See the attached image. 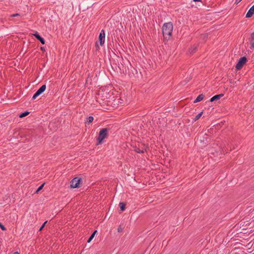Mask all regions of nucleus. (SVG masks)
<instances>
[{
	"label": "nucleus",
	"instance_id": "6ab92c4d",
	"mask_svg": "<svg viewBox=\"0 0 254 254\" xmlns=\"http://www.w3.org/2000/svg\"><path fill=\"white\" fill-rule=\"evenodd\" d=\"M195 48L191 47L189 51L191 54H193L195 52Z\"/></svg>",
	"mask_w": 254,
	"mask_h": 254
},
{
	"label": "nucleus",
	"instance_id": "cd10ccee",
	"mask_svg": "<svg viewBox=\"0 0 254 254\" xmlns=\"http://www.w3.org/2000/svg\"><path fill=\"white\" fill-rule=\"evenodd\" d=\"M96 47H98V45L97 42L96 43Z\"/></svg>",
	"mask_w": 254,
	"mask_h": 254
},
{
	"label": "nucleus",
	"instance_id": "6e6552de",
	"mask_svg": "<svg viewBox=\"0 0 254 254\" xmlns=\"http://www.w3.org/2000/svg\"><path fill=\"white\" fill-rule=\"evenodd\" d=\"M33 35L35 37V38H36L38 40L40 41L42 44L44 45L45 44V41L44 39L39 35L38 32L35 31Z\"/></svg>",
	"mask_w": 254,
	"mask_h": 254
},
{
	"label": "nucleus",
	"instance_id": "7ed1b4c3",
	"mask_svg": "<svg viewBox=\"0 0 254 254\" xmlns=\"http://www.w3.org/2000/svg\"><path fill=\"white\" fill-rule=\"evenodd\" d=\"M247 62V59L246 57H243L240 58L235 65L236 70L239 71L242 69V68L246 64Z\"/></svg>",
	"mask_w": 254,
	"mask_h": 254
},
{
	"label": "nucleus",
	"instance_id": "2eb2a0df",
	"mask_svg": "<svg viewBox=\"0 0 254 254\" xmlns=\"http://www.w3.org/2000/svg\"><path fill=\"white\" fill-rule=\"evenodd\" d=\"M202 114H203V112H201L199 113V114H198L197 115H196L195 118H194V121H196L198 120L200 118V117L202 116Z\"/></svg>",
	"mask_w": 254,
	"mask_h": 254
},
{
	"label": "nucleus",
	"instance_id": "f257e3e1",
	"mask_svg": "<svg viewBox=\"0 0 254 254\" xmlns=\"http://www.w3.org/2000/svg\"><path fill=\"white\" fill-rule=\"evenodd\" d=\"M162 33L164 38L169 40L172 36L173 26L171 22L165 23L162 26Z\"/></svg>",
	"mask_w": 254,
	"mask_h": 254
},
{
	"label": "nucleus",
	"instance_id": "f8f14e48",
	"mask_svg": "<svg viewBox=\"0 0 254 254\" xmlns=\"http://www.w3.org/2000/svg\"><path fill=\"white\" fill-rule=\"evenodd\" d=\"M204 96L202 94L199 95L196 99L194 101V103H197L201 101L203 99Z\"/></svg>",
	"mask_w": 254,
	"mask_h": 254
},
{
	"label": "nucleus",
	"instance_id": "b1692460",
	"mask_svg": "<svg viewBox=\"0 0 254 254\" xmlns=\"http://www.w3.org/2000/svg\"><path fill=\"white\" fill-rule=\"evenodd\" d=\"M40 49L42 51H45V48L44 47H41Z\"/></svg>",
	"mask_w": 254,
	"mask_h": 254
},
{
	"label": "nucleus",
	"instance_id": "a211bd4d",
	"mask_svg": "<svg viewBox=\"0 0 254 254\" xmlns=\"http://www.w3.org/2000/svg\"><path fill=\"white\" fill-rule=\"evenodd\" d=\"M44 186V184H43L40 187H39V188L36 191L35 193H38L40 190H41L43 189Z\"/></svg>",
	"mask_w": 254,
	"mask_h": 254
},
{
	"label": "nucleus",
	"instance_id": "1a4fd4ad",
	"mask_svg": "<svg viewBox=\"0 0 254 254\" xmlns=\"http://www.w3.org/2000/svg\"><path fill=\"white\" fill-rule=\"evenodd\" d=\"M254 14V5L251 7L247 13H246V17L247 18H251Z\"/></svg>",
	"mask_w": 254,
	"mask_h": 254
},
{
	"label": "nucleus",
	"instance_id": "423d86ee",
	"mask_svg": "<svg viewBox=\"0 0 254 254\" xmlns=\"http://www.w3.org/2000/svg\"><path fill=\"white\" fill-rule=\"evenodd\" d=\"M46 85L45 84L43 85L33 95L32 99L35 100L37 97L42 94L46 90Z\"/></svg>",
	"mask_w": 254,
	"mask_h": 254
},
{
	"label": "nucleus",
	"instance_id": "9b49d317",
	"mask_svg": "<svg viewBox=\"0 0 254 254\" xmlns=\"http://www.w3.org/2000/svg\"><path fill=\"white\" fill-rule=\"evenodd\" d=\"M206 135V133H205L204 134H202V133L200 134L197 138V140L199 141L200 143H204L205 139L203 135Z\"/></svg>",
	"mask_w": 254,
	"mask_h": 254
},
{
	"label": "nucleus",
	"instance_id": "aec40b11",
	"mask_svg": "<svg viewBox=\"0 0 254 254\" xmlns=\"http://www.w3.org/2000/svg\"><path fill=\"white\" fill-rule=\"evenodd\" d=\"M0 228H1V229L3 231H5L6 230V228L4 227V226L3 225H2V223H0Z\"/></svg>",
	"mask_w": 254,
	"mask_h": 254
},
{
	"label": "nucleus",
	"instance_id": "20e7f679",
	"mask_svg": "<svg viewBox=\"0 0 254 254\" xmlns=\"http://www.w3.org/2000/svg\"><path fill=\"white\" fill-rule=\"evenodd\" d=\"M148 146L144 143H141L138 144V146H135L134 150L138 153H143L146 151Z\"/></svg>",
	"mask_w": 254,
	"mask_h": 254
},
{
	"label": "nucleus",
	"instance_id": "a878e982",
	"mask_svg": "<svg viewBox=\"0 0 254 254\" xmlns=\"http://www.w3.org/2000/svg\"><path fill=\"white\" fill-rule=\"evenodd\" d=\"M193 1L196 2V1H200V0H193Z\"/></svg>",
	"mask_w": 254,
	"mask_h": 254
},
{
	"label": "nucleus",
	"instance_id": "9d476101",
	"mask_svg": "<svg viewBox=\"0 0 254 254\" xmlns=\"http://www.w3.org/2000/svg\"><path fill=\"white\" fill-rule=\"evenodd\" d=\"M223 96V94H222L216 95L213 96L212 98H211L210 100V101L211 102H212L214 101H218Z\"/></svg>",
	"mask_w": 254,
	"mask_h": 254
},
{
	"label": "nucleus",
	"instance_id": "ddd939ff",
	"mask_svg": "<svg viewBox=\"0 0 254 254\" xmlns=\"http://www.w3.org/2000/svg\"><path fill=\"white\" fill-rule=\"evenodd\" d=\"M97 232V230H95L93 232V233L91 235L90 237L88 238V239L87 240V243H90L91 241V240L93 239V238L94 237V236Z\"/></svg>",
	"mask_w": 254,
	"mask_h": 254
},
{
	"label": "nucleus",
	"instance_id": "dca6fc26",
	"mask_svg": "<svg viewBox=\"0 0 254 254\" xmlns=\"http://www.w3.org/2000/svg\"><path fill=\"white\" fill-rule=\"evenodd\" d=\"M94 118L92 116H89L87 118L86 123H91L93 122Z\"/></svg>",
	"mask_w": 254,
	"mask_h": 254
},
{
	"label": "nucleus",
	"instance_id": "39448f33",
	"mask_svg": "<svg viewBox=\"0 0 254 254\" xmlns=\"http://www.w3.org/2000/svg\"><path fill=\"white\" fill-rule=\"evenodd\" d=\"M81 179L79 177H75L70 181V187L72 188H77L80 187L79 184Z\"/></svg>",
	"mask_w": 254,
	"mask_h": 254
},
{
	"label": "nucleus",
	"instance_id": "393cba45",
	"mask_svg": "<svg viewBox=\"0 0 254 254\" xmlns=\"http://www.w3.org/2000/svg\"><path fill=\"white\" fill-rule=\"evenodd\" d=\"M53 124V123H50V124H49V127H51V126Z\"/></svg>",
	"mask_w": 254,
	"mask_h": 254
},
{
	"label": "nucleus",
	"instance_id": "f03ea898",
	"mask_svg": "<svg viewBox=\"0 0 254 254\" xmlns=\"http://www.w3.org/2000/svg\"><path fill=\"white\" fill-rule=\"evenodd\" d=\"M108 129L107 128H103L100 129L98 137L97 138V145L100 144L102 143L104 139L107 137Z\"/></svg>",
	"mask_w": 254,
	"mask_h": 254
},
{
	"label": "nucleus",
	"instance_id": "412c9836",
	"mask_svg": "<svg viewBox=\"0 0 254 254\" xmlns=\"http://www.w3.org/2000/svg\"><path fill=\"white\" fill-rule=\"evenodd\" d=\"M47 221H45L43 224V225L41 226V227L39 229V231H42V230L44 228V227H45V224L47 223Z\"/></svg>",
	"mask_w": 254,
	"mask_h": 254
},
{
	"label": "nucleus",
	"instance_id": "5701e85b",
	"mask_svg": "<svg viewBox=\"0 0 254 254\" xmlns=\"http://www.w3.org/2000/svg\"><path fill=\"white\" fill-rule=\"evenodd\" d=\"M18 16H20V14L17 13H15V14L10 15V17H14Z\"/></svg>",
	"mask_w": 254,
	"mask_h": 254
},
{
	"label": "nucleus",
	"instance_id": "0eeeda50",
	"mask_svg": "<svg viewBox=\"0 0 254 254\" xmlns=\"http://www.w3.org/2000/svg\"><path fill=\"white\" fill-rule=\"evenodd\" d=\"M105 33L104 30H102L99 36V41L101 46H103L105 42Z\"/></svg>",
	"mask_w": 254,
	"mask_h": 254
},
{
	"label": "nucleus",
	"instance_id": "f3484780",
	"mask_svg": "<svg viewBox=\"0 0 254 254\" xmlns=\"http://www.w3.org/2000/svg\"><path fill=\"white\" fill-rule=\"evenodd\" d=\"M29 112L26 111V112H23V113H22L20 115H19V117L20 118H23V117H24L26 116H27L28 114H29Z\"/></svg>",
	"mask_w": 254,
	"mask_h": 254
},
{
	"label": "nucleus",
	"instance_id": "bb28decb",
	"mask_svg": "<svg viewBox=\"0 0 254 254\" xmlns=\"http://www.w3.org/2000/svg\"><path fill=\"white\" fill-rule=\"evenodd\" d=\"M19 254V253H18V252H16L14 253V254Z\"/></svg>",
	"mask_w": 254,
	"mask_h": 254
},
{
	"label": "nucleus",
	"instance_id": "4be33fe9",
	"mask_svg": "<svg viewBox=\"0 0 254 254\" xmlns=\"http://www.w3.org/2000/svg\"><path fill=\"white\" fill-rule=\"evenodd\" d=\"M124 228L122 227L121 226H120L119 228H118V232H122L123 231Z\"/></svg>",
	"mask_w": 254,
	"mask_h": 254
},
{
	"label": "nucleus",
	"instance_id": "4468645a",
	"mask_svg": "<svg viewBox=\"0 0 254 254\" xmlns=\"http://www.w3.org/2000/svg\"><path fill=\"white\" fill-rule=\"evenodd\" d=\"M120 207L122 211H124L126 209V204L124 202H120L119 203Z\"/></svg>",
	"mask_w": 254,
	"mask_h": 254
}]
</instances>
